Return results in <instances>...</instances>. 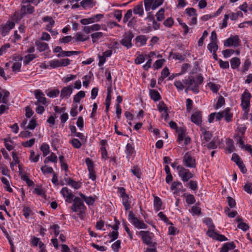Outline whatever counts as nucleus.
<instances>
[{
  "instance_id": "obj_1",
  "label": "nucleus",
  "mask_w": 252,
  "mask_h": 252,
  "mask_svg": "<svg viewBox=\"0 0 252 252\" xmlns=\"http://www.w3.org/2000/svg\"><path fill=\"white\" fill-rule=\"evenodd\" d=\"M203 81V78L201 75H198L195 78L192 76L189 77L188 78L184 80V82L188 85L187 90L188 89L191 90L194 93L199 92L198 87L202 84Z\"/></svg>"
},
{
  "instance_id": "obj_2",
  "label": "nucleus",
  "mask_w": 252,
  "mask_h": 252,
  "mask_svg": "<svg viewBox=\"0 0 252 252\" xmlns=\"http://www.w3.org/2000/svg\"><path fill=\"white\" fill-rule=\"evenodd\" d=\"M71 209L74 212H79L80 215L85 212L86 207L83 201L80 198L75 197L73 200Z\"/></svg>"
},
{
  "instance_id": "obj_3",
  "label": "nucleus",
  "mask_w": 252,
  "mask_h": 252,
  "mask_svg": "<svg viewBox=\"0 0 252 252\" xmlns=\"http://www.w3.org/2000/svg\"><path fill=\"white\" fill-rule=\"evenodd\" d=\"M128 220L138 229H146L147 227V225L142 221L139 220L131 211L129 212Z\"/></svg>"
},
{
  "instance_id": "obj_4",
  "label": "nucleus",
  "mask_w": 252,
  "mask_h": 252,
  "mask_svg": "<svg viewBox=\"0 0 252 252\" xmlns=\"http://www.w3.org/2000/svg\"><path fill=\"white\" fill-rule=\"evenodd\" d=\"M177 170L178 172L179 176L181 178L183 182H187L193 176V174L189 169H186L182 166H177Z\"/></svg>"
},
{
  "instance_id": "obj_5",
  "label": "nucleus",
  "mask_w": 252,
  "mask_h": 252,
  "mask_svg": "<svg viewBox=\"0 0 252 252\" xmlns=\"http://www.w3.org/2000/svg\"><path fill=\"white\" fill-rule=\"evenodd\" d=\"M133 37L134 35L131 32H126L123 39L120 41V43L127 49H129L132 47L131 40Z\"/></svg>"
},
{
  "instance_id": "obj_6",
  "label": "nucleus",
  "mask_w": 252,
  "mask_h": 252,
  "mask_svg": "<svg viewBox=\"0 0 252 252\" xmlns=\"http://www.w3.org/2000/svg\"><path fill=\"white\" fill-rule=\"evenodd\" d=\"M184 164L188 167L195 168L196 167L195 159L191 156L189 152L186 153L183 159Z\"/></svg>"
},
{
  "instance_id": "obj_7",
  "label": "nucleus",
  "mask_w": 252,
  "mask_h": 252,
  "mask_svg": "<svg viewBox=\"0 0 252 252\" xmlns=\"http://www.w3.org/2000/svg\"><path fill=\"white\" fill-rule=\"evenodd\" d=\"M240 40L238 36L235 35L227 38L224 41V46L225 47H229L234 46L237 47L239 45Z\"/></svg>"
},
{
  "instance_id": "obj_8",
  "label": "nucleus",
  "mask_w": 252,
  "mask_h": 252,
  "mask_svg": "<svg viewBox=\"0 0 252 252\" xmlns=\"http://www.w3.org/2000/svg\"><path fill=\"white\" fill-rule=\"evenodd\" d=\"M27 4L22 5L21 8V16L23 17L26 14H31L34 11V7L29 4L26 3Z\"/></svg>"
},
{
  "instance_id": "obj_9",
  "label": "nucleus",
  "mask_w": 252,
  "mask_h": 252,
  "mask_svg": "<svg viewBox=\"0 0 252 252\" xmlns=\"http://www.w3.org/2000/svg\"><path fill=\"white\" fill-rule=\"evenodd\" d=\"M250 94L245 91L241 96V105L243 108H248L250 105Z\"/></svg>"
},
{
  "instance_id": "obj_10",
  "label": "nucleus",
  "mask_w": 252,
  "mask_h": 252,
  "mask_svg": "<svg viewBox=\"0 0 252 252\" xmlns=\"http://www.w3.org/2000/svg\"><path fill=\"white\" fill-rule=\"evenodd\" d=\"M139 234L144 243L151 246H155V243L152 245L151 237L150 236L149 231H141L139 232Z\"/></svg>"
},
{
  "instance_id": "obj_11",
  "label": "nucleus",
  "mask_w": 252,
  "mask_h": 252,
  "mask_svg": "<svg viewBox=\"0 0 252 252\" xmlns=\"http://www.w3.org/2000/svg\"><path fill=\"white\" fill-rule=\"evenodd\" d=\"M34 95L35 98L37 101L35 102V104H37L38 103H41L42 104H45L46 103V99L44 97V94L39 90H36L34 91Z\"/></svg>"
},
{
  "instance_id": "obj_12",
  "label": "nucleus",
  "mask_w": 252,
  "mask_h": 252,
  "mask_svg": "<svg viewBox=\"0 0 252 252\" xmlns=\"http://www.w3.org/2000/svg\"><path fill=\"white\" fill-rule=\"evenodd\" d=\"M73 91V86L69 85L67 87H64L63 88L61 92L60 97L62 99H63L65 97L70 96L72 94Z\"/></svg>"
},
{
  "instance_id": "obj_13",
  "label": "nucleus",
  "mask_w": 252,
  "mask_h": 252,
  "mask_svg": "<svg viewBox=\"0 0 252 252\" xmlns=\"http://www.w3.org/2000/svg\"><path fill=\"white\" fill-rule=\"evenodd\" d=\"M202 115L200 111H196L191 116V121L196 125L199 126L201 124Z\"/></svg>"
},
{
  "instance_id": "obj_14",
  "label": "nucleus",
  "mask_w": 252,
  "mask_h": 252,
  "mask_svg": "<svg viewBox=\"0 0 252 252\" xmlns=\"http://www.w3.org/2000/svg\"><path fill=\"white\" fill-rule=\"evenodd\" d=\"M10 93L5 90H2L1 92H0V103L2 102L4 104L8 103L7 98L9 96Z\"/></svg>"
},
{
  "instance_id": "obj_15",
  "label": "nucleus",
  "mask_w": 252,
  "mask_h": 252,
  "mask_svg": "<svg viewBox=\"0 0 252 252\" xmlns=\"http://www.w3.org/2000/svg\"><path fill=\"white\" fill-rule=\"evenodd\" d=\"M235 248L234 242L226 243L223 245L220 252H228L229 250H233Z\"/></svg>"
},
{
  "instance_id": "obj_16",
  "label": "nucleus",
  "mask_w": 252,
  "mask_h": 252,
  "mask_svg": "<svg viewBox=\"0 0 252 252\" xmlns=\"http://www.w3.org/2000/svg\"><path fill=\"white\" fill-rule=\"evenodd\" d=\"M35 44L39 52H43L48 49V45L46 43L36 41Z\"/></svg>"
},
{
  "instance_id": "obj_17",
  "label": "nucleus",
  "mask_w": 252,
  "mask_h": 252,
  "mask_svg": "<svg viewBox=\"0 0 252 252\" xmlns=\"http://www.w3.org/2000/svg\"><path fill=\"white\" fill-rule=\"evenodd\" d=\"M133 13L135 14H138L140 16H143L144 10L142 3L137 4L133 8Z\"/></svg>"
},
{
  "instance_id": "obj_18",
  "label": "nucleus",
  "mask_w": 252,
  "mask_h": 252,
  "mask_svg": "<svg viewBox=\"0 0 252 252\" xmlns=\"http://www.w3.org/2000/svg\"><path fill=\"white\" fill-rule=\"evenodd\" d=\"M149 94L151 98L154 101H156L159 100L161 98L160 95L159 93L155 90H150Z\"/></svg>"
},
{
  "instance_id": "obj_19",
  "label": "nucleus",
  "mask_w": 252,
  "mask_h": 252,
  "mask_svg": "<svg viewBox=\"0 0 252 252\" xmlns=\"http://www.w3.org/2000/svg\"><path fill=\"white\" fill-rule=\"evenodd\" d=\"M230 108H227L222 111L223 113V117H224L225 120L227 122H229L232 121L233 114L230 113Z\"/></svg>"
},
{
  "instance_id": "obj_20",
  "label": "nucleus",
  "mask_w": 252,
  "mask_h": 252,
  "mask_svg": "<svg viewBox=\"0 0 252 252\" xmlns=\"http://www.w3.org/2000/svg\"><path fill=\"white\" fill-rule=\"evenodd\" d=\"M103 33L102 32H96L91 34V36L92 38L93 43L97 42L98 40L103 36Z\"/></svg>"
},
{
  "instance_id": "obj_21",
  "label": "nucleus",
  "mask_w": 252,
  "mask_h": 252,
  "mask_svg": "<svg viewBox=\"0 0 252 252\" xmlns=\"http://www.w3.org/2000/svg\"><path fill=\"white\" fill-rule=\"evenodd\" d=\"M123 204L125 207L126 211L128 210L130 208V201H129V198L128 194L125 195V196L122 197Z\"/></svg>"
},
{
  "instance_id": "obj_22",
  "label": "nucleus",
  "mask_w": 252,
  "mask_h": 252,
  "mask_svg": "<svg viewBox=\"0 0 252 252\" xmlns=\"http://www.w3.org/2000/svg\"><path fill=\"white\" fill-rule=\"evenodd\" d=\"M169 70L167 67H164L161 72V76L158 79V82L162 81L164 79L167 77L169 75Z\"/></svg>"
},
{
  "instance_id": "obj_23",
  "label": "nucleus",
  "mask_w": 252,
  "mask_h": 252,
  "mask_svg": "<svg viewBox=\"0 0 252 252\" xmlns=\"http://www.w3.org/2000/svg\"><path fill=\"white\" fill-rule=\"evenodd\" d=\"M80 4L84 8L93 7L94 5L93 0H83L81 1Z\"/></svg>"
},
{
  "instance_id": "obj_24",
  "label": "nucleus",
  "mask_w": 252,
  "mask_h": 252,
  "mask_svg": "<svg viewBox=\"0 0 252 252\" xmlns=\"http://www.w3.org/2000/svg\"><path fill=\"white\" fill-rule=\"evenodd\" d=\"M154 207L155 209L158 211L160 209H161L162 206V201L161 200L158 196L154 197Z\"/></svg>"
},
{
  "instance_id": "obj_25",
  "label": "nucleus",
  "mask_w": 252,
  "mask_h": 252,
  "mask_svg": "<svg viewBox=\"0 0 252 252\" xmlns=\"http://www.w3.org/2000/svg\"><path fill=\"white\" fill-rule=\"evenodd\" d=\"M79 195L88 205H92L94 203V199L92 197H86L81 192L79 193Z\"/></svg>"
},
{
  "instance_id": "obj_26",
  "label": "nucleus",
  "mask_w": 252,
  "mask_h": 252,
  "mask_svg": "<svg viewBox=\"0 0 252 252\" xmlns=\"http://www.w3.org/2000/svg\"><path fill=\"white\" fill-rule=\"evenodd\" d=\"M177 131L178 133V140L179 142H181L184 140L186 130L184 127H180L178 129Z\"/></svg>"
},
{
  "instance_id": "obj_27",
  "label": "nucleus",
  "mask_w": 252,
  "mask_h": 252,
  "mask_svg": "<svg viewBox=\"0 0 252 252\" xmlns=\"http://www.w3.org/2000/svg\"><path fill=\"white\" fill-rule=\"evenodd\" d=\"M135 40L137 43H140L139 46H142L146 43L147 39L145 35H141L137 36L135 38Z\"/></svg>"
},
{
  "instance_id": "obj_28",
  "label": "nucleus",
  "mask_w": 252,
  "mask_h": 252,
  "mask_svg": "<svg viewBox=\"0 0 252 252\" xmlns=\"http://www.w3.org/2000/svg\"><path fill=\"white\" fill-rule=\"evenodd\" d=\"M231 66L233 69H236L240 64V60L238 58H233L230 61Z\"/></svg>"
},
{
  "instance_id": "obj_29",
  "label": "nucleus",
  "mask_w": 252,
  "mask_h": 252,
  "mask_svg": "<svg viewBox=\"0 0 252 252\" xmlns=\"http://www.w3.org/2000/svg\"><path fill=\"white\" fill-rule=\"evenodd\" d=\"M202 134L203 135V139L206 141L208 142L211 140L212 135L211 132L208 131H206L205 129L202 128L201 129Z\"/></svg>"
},
{
  "instance_id": "obj_30",
  "label": "nucleus",
  "mask_w": 252,
  "mask_h": 252,
  "mask_svg": "<svg viewBox=\"0 0 252 252\" xmlns=\"http://www.w3.org/2000/svg\"><path fill=\"white\" fill-rule=\"evenodd\" d=\"M85 96V93L84 91H80L76 94H75L73 98V101L74 102H79L81 98L84 97Z\"/></svg>"
},
{
  "instance_id": "obj_31",
  "label": "nucleus",
  "mask_w": 252,
  "mask_h": 252,
  "mask_svg": "<svg viewBox=\"0 0 252 252\" xmlns=\"http://www.w3.org/2000/svg\"><path fill=\"white\" fill-rule=\"evenodd\" d=\"M208 49L210 52H216L218 49V46L216 42H211L208 45Z\"/></svg>"
},
{
  "instance_id": "obj_32",
  "label": "nucleus",
  "mask_w": 252,
  "mask_h": 252,
  "mask_svg": "<svg viewBox=\"0 0 252 252\" xmlns=\"http://www.w3.org/2000/svg\"><path fill=\"white\" fill-rule=\"evenodd\" d=\"M40 150L43 152L44 157L46 156L49 153V146L46 144H42L40 147Z\"/></svg>"
},
{
  "instance_id": "obj_33",
  "label": "nucleus",
  "mask_w": 252,
  "mask_h": 252,
  "mask_svg": "<svg viewBox=\"0 0 252 252\" xmlns=\"http://www.w3.org/2000/svg\"><path fill=\"white\" fill-rule=\"evenodd\" d=\"M157 107L158 110L160 112L168 111V108L163 101H160L158 104Z\"/></svg>"
},
{
  "instance_id": "obj_34",
  "label": "nucleus",
  "mask_w": 252,
  "mask_h": 252,
  "mask_svg": "<svg viewBox=\"0 0 252 252\" xmlns=\"http://www.w3.org/2000/svg\"><path fill=\"white\" fill-rule=\"evenodd\" d=\"M36 58V56L34 54H29L25 56L24 63L25 65H27L30 62L32 61Z\"/></svg>"
},
{
  "instance_id": "obj_35",
  "label": "nucleus",
  "mask_w": 252,
  "mask_h": 252,
  "mask_svg": "<svg viewBox=\"0 0 252 252\" xmlns=\"http://www.w3.org/2000/svg\"><path fill=\"white\" fill-rule=\"evenodd\" d=\"M60 94V91L58 89L52 90L47 93V95L52 98L56 97Z\"/></svg>"
},
{
  "instance_id": "obj_36",
  "label": "nucleus",
  "mask_w": 252,
  "mask_h": 252,
  "mask_svg": "<svg viewBox=\"0 0 252 252\" xmlns=\"http://www.w3.org/2000/svg\"><path fill=\"white\" fill-rule=\"evenodd\" d=\"M50 66L52 68H57L61 67V63L60 60H52L49 62Z\"/></svg>"
},
{
  "instance_id": "obj_37",
  "label": "nucleus",
  "mask_w": 252,
  "mask_h": 252,
  "mask_svg": "<svg viewBox=\"0 0 252 252\" xmlns=\"http://www.w3.org/2000/svg\"><path fill=\"white\" fill-rule=\"evenodd\" d=\"M164 9L161 8L156 14L157 19L158 21H162L164 18Z\"/></svg>"
},
{
  "instance_id": "obj_38",
  "label": "nucleus",
  "mask_w": 252,
  "mask_h": 252,
  "mask_svg": "<svg viewBox=\"0 0 252 252\" xmlns=\"http://www.w3.org/2000/svg\"><path fill=\"white\" fill-rule=\"evenodd\" d=\"M208 86L211 89V90L215 93H217L219 89H220V86L218 85H217L214 83H210L208 84Z\"/></svg>"
},
{
  "instance_id": "obj_39",
  "label": "nucleus",
  "mask_w": 252,
  "mask_h": 252,
  "mask_svg": "<svg viewBox=\"0 0 252 252\" xmlns=\"http://www.w3.org/2000/svg\"><path fill=\"white\" fill-rule=\"evenodd\" d=\"M94 19L92 18V17L89 18H84L81 19L80 22L83 25H86L88 24H92L94 23Z\"/></svg>"
},
{
  "instance_id": "obj_40",
  "label": "nucleus",
  "mask_w": 252,
  "mask_h": 252,
  "mask_svg": "<svg viewBox=\"0 0 252 252\" xmlns=\"http://www.w3.org/2000/svg\"><path fill=\"white\" fill-rule=\"evenodd\" d=\"M72 146L77 149H79L81 147L82 144L77 139L74 138L70 141Z\"/></svg>"
},
{
  "instance_id": "obj_41",
  "label": "nucleus",
  "mask_w": 252,
  "mask_h": 252,
  "mask_svg": "<svg viewBox=\"0 0 252 252\" xmlns=\"http://www.w3.org/2000/svg\"><path fill=\"white\" fill-rule=\"evenodd\" d=\"M132 11L131 9H129L127 11L123 18L124 23L127 22L128 20L131 17L132 15Z\"/></svg>"
},
{
  "instance_id": "obj_42",
  "label": "nucleus",
  "mask_w": 252,
  "mask_h": 252,
  "mask_svg": "<svg viewBox=\"0 0 252 252\" xmlns=\"http://www.w3.org/2000/svg\"><path fill=\"white\" fill-rule=\"evenodd\" d=\"M225 103V99L222 96L219 97L216 106V109H218L223 106Z\"/></svg>"
},
{
  "instance_id": "obj_43",
  "label": "nucleus",
  "mask_w": 252,
  "mask_h": 252,
  "mask_svg": "<svg viewBox=\"0 0 252 252\" xmlns=\"http://www.w3.org/2000/svg\"><path fill=\"white\" fill-rule=\"evenodd\" d=\"M153 1L154 0H144V2L146 11H148L150 10Z\"/></svg>"
},
{
  "instance_id": "obj_44",
  "label": "nucleus",
  "mask_w": 252,
  "mask_h": 252,
  "mask_svg": "<svg viewBox=\"0 0 252 252\" xmlns=\"http://www.w3.org/2000/svg\"><path fill=\"white\" fill-rule=\"evenodd\" d=\"M120 247L121 241L120 240H118L112 244L111 247L114 252H118L119 249H120Z\"/></svg>"
},
{
  "instance_id": "obj_45",
  "label": "nucleus",
  "mask_w": 252,
  "mask_h": 252,
  "mask_svg": "<svg viewBox=\"0 0 252 252\" xmlns=\"http://www.w3.org/2000/svg\"><path fill=\"white\" fill-rule=\"evenodd\" d=\"M42 20L44 22H48V25H51V26H54L55 24V21L53 19L52 17L50 16H45L42 18Z\"/></svg>"
},
{
  "instance_id": "obj_46",
  "label": "nucleus",
  "mask_w": 252,
  "mask_h": 252,
  "mask_svg": "<svg viewBox=\"0 0 252 252\" xmlns=\"http://www.w3.org/2000/svg\"><path fill=\"white\" fill-rule=\"evenodd\" d=\"M244 190L249 194L252 193V184L251 183H248L245 184L244 186Z\"/></svg>"
},
{
  "instance_id": "obj_47",
  "label": "nucleus",
  "mask_w": 252,
  "mask_h": 252,
  "mask_svg": "<svg viewBox=\"0 0 252 252\" xmlns=\"http://www.w3.org/2000/svg\"><path fill=\"white\" fill-rule=\"evenodd\" d=\"M195 199L194 196L192 194H188L186 196V202L189 204H192L195 203Z\"/></svg>"
},
{
  "instance_id": "obj_48",
  "label": "nucleus",
  "mask_w": 252,
  "mask_h": 252,
  "mask_svg": "<svg viewBox=\"0 0 252 252\" xmlns=\"http://www.w3.org/2000/svg\"><path fill=\"white\" fill-rule=\"evenodd\" d=\"M227 201L230 208H233L235 207L236 202L235 200L232 197L230 196H228L227 197Z\"/></svg>"
},
{
  "instance_id": "obj_49",
  "label": "nucleus",
  "mask_w": 252,
  "mask_h": 252,
  "mask_svg": "<svg viewBox=\"0 0 252 252\" xmlns=\"http://www.w3.org/2000/svg\"><path fill=\"white\" fill-rule=\"evenodd\" d=\"M186 11L189 16H197L196 10L194 8H188L186 9Z\"/></svg>"
},
{
  "instance_id": "obj_50",
  "label": "nucleus",
  "mask_w": 252,
  "mask_h": 252,
  "mask_svg": "<svg viewBox=\"0 0 252 252\" xmlns=\"http://www.w3.org/2000/svg\"><path fill=\"white\" fill-rule=\"evenodd\" d=\"M10 31V28L6 25H3L1 28V34L3 36H5Z\"/></svg>"
},
{
  "instance_id": "obj_51",
  "label": "nucleus",
  "mask_w": 252,
  "mask_h": 252,
  "mask_svg": "<svg viewBox=\"0 0 252 252\" xmlns=\"http://www.w3.org/2000/svg\"><path fill=\"white\" fill-rule=\"evenodd\" d=\"M207 234L209 237L216 240L218 233L215 232L213 230V229L209 228L207 232Z\"/></svg>"
},
{
  "instance_id": "obj_52",
  "label": "nucleus",
  "mask_w": 252,
  "mask_h": 252,
  "mask_svg": "<svg viewBox=\"0 0 252 252\" xmlns=\"http://www.w3.org/2000/svg\"><path fill=\"white\" fill-rule=\"evenodd\" d=\"M39 155H37L35 156L34 152L33 151H31L30 158L33 162H36L39 160Z\"/></svg>"
},
{
  "instance_id": "obj_53",
  "label": "nucleus",
  "mask_w": 252,
  "mask_h": 252,
  "mask_svg": "<svg viewBox=\"0 0 252 252\" xmlns=\"http://www.w3.org/2000/svg\"><path fill=\"white\" fill-rule=\"evenodd\" d=\"M208 34V33L206 31H204L202 37L200 38L198 42V44L199 46H202L203 44L204 39L206 37H207Z\"/></svg>"
},
{
  "instance_id": "obj_54",
  "label": "nucleus",
  "mask_w": 252,
  "mask_h": 252,
  "mask_svg": "<svg viewBox=\"0 0 252 252\" xmlns=\"http://www.w3.org/2000/svg\"><path fill=\"white\" fill-rule=\"evenodd\" d=\"M36 126V122L35 119H32L29 124H28V126H27L26 128L30 129H33Z\"/></svg>"
},
{
  "instance_id": "obj_55",
  "label": "nucleus",
  "mask_w": 252,
  "mask_h": 252,
  "mask_svg": "<svg viewBox=\"0 0 252 252\" xmlns=\"http://www.w3.org/2000/svg\"><path fill=\"white\" fill-rule=\"evenodd\" d=\"M126 152L128 155H131L134 153V148L129 143L126 145Z\"/></svg>"
},
{
  "instance_id": "obj_56",
  "label": "nucleus",
  "mask_w": 252,
  "mask_h": 252,
  "mask_svg": "<svg viewBox=\"0 0 252 252\" xmlns=\"http://www.w3.org/2000/svg\"><path fill=\"white\" fill-rule=\"evenodd\" d=\"M234 52V50L232 49H226L222 52V53L225 58H228L232 55Z\"/></svg>"
},
{
  "instance_id": "obj_57",
  "label": "nucleus",
  "mask_w": 252,
  "mask_h": 252,
  "mask_svg": "<svg viewBox=\"0 0 252 252\" xmlns=\"http://www.w3.org/2000/svg\"><path fill=\"white\" fill-rule=\"evenodd\" d=\"M41 170L43 173H52L53 172V169L51 167L43 166L41 168Z\"/></svg>"
},
{
  "instance_id": "obj_58",
  "label": "nucleus",
  "mask_w": 252,
  "mask_h": 252,
  "mask_svg": "<svg viewBox=\"0 0 252 252\" xmlns=\"http://www.w3.org/2000/svg\"><path fill=\"white\" fill-rule=\"evenodd\" d=\"M35 142V139L32 138L30 140L26 141L22 144V145L25 147H32Z\"/></svg>"
},
{
  "instance_id": "obj_59",
  "label": "nucleus",
  "mask_w": 252,
  "mask_h": 252,
  "mask_svg": "<svg viewBox=\"0 0 252 252\" xmlns=\"http://www.w3.org/2000/svg\"><path fill=\"white\" fill-rule=\"evenodd\" d=\"M180 26L183 29L184 35L187 34L189 32V28L186 23L179 22Z\"/></svg>"
},
{
  "instance_id": "obj_60",
  "label": "nucleus",
  "mask_w": 252,
  "mask_h": 252,
  "mask_svg": "<svg viewBox=\"0 0 252 252\" xmlns=\"http://www.w3.org/2000/svg\"><path fill=\"white\" fill-rule=\"evenodd\" d=\"M238 228L242 229L244 231H246L249 228V226L248 224H246V223L241 222L238 225Z\"/></svg>"
},
{
  "instance_id": "obj_61",
  "label": "nucleus",
  "mask_w": 252,
  "mask_h": 252,
  "mask_svg": "<svg viewBox=\"0 0 252 252\" xmlns=\"http://www.w3.org/2000/svg\"><path fill=\"white\" fill-rule=\"evenodd\" d=\"M164 61L165 60L163 59L156 61L154 64L155 68L158 69L160 68L162 66L163 63Z\"/></svg>"
},
{
  "instance_id": "obj_62",
  "label": "nucleus",
  "mask_w": 252,
  "mask_h": 252,
  "mask_svg": "<svg viewBox=\"0 0 252 252\" xmlns=\"http://www.w3.org/2000/svg\"><path fill=\"white\" fill-rule=\"evenodd\" d=\"M85 161L87 164L88 170L94 169L93 162L89 158H87L85 160Z\"/></svg>"
},
{
  "instance_id": "obj_63",
  "label": "nucleus",
  "mask_w": 252,
  "mask_h": 252,
  "mask_svg": "<svg viewBox=\"0 0 252 252\" xmlns=\"http://www.w3.org/2000/svg\"><path fill=\"white\" fill-rule=\"evenodd\" d=\"M21 67V63L19 62L14 63L12 66L13 71H19Z\"/></svg>"
},
{
  "instance_id": "obj_64",
  "label": "nucleus",
  "mask_w": 252,
  "mask_h": 252,
  "mask_svg": "<svg viewBox=\"0 0 252 252\" xmlns=\"http://www.w3.org/2000/svg\"><path fill=\"white\" fill-rule=\"evenodd\" d=\"M76 125L77 126L81 129L84 126V120L83 117L81 116L79 117L78 118Z\"/></svg>"
}]
</instances>
